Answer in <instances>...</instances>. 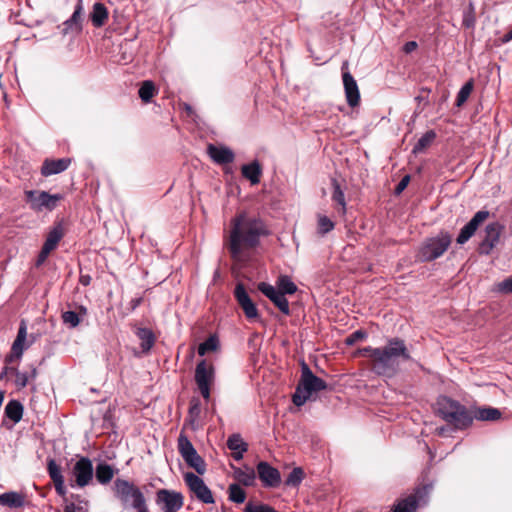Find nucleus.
Listing matches in <instances>:
<instances>
[{"mask_svg": "<svg viewBox=\"0 0 512 512\" xmlns=\"http://www.w3.org/2000/svg\"><path fill=\"white\" fill-rule=\"evenodd\" d=\"M226 247L231 258L241 261L246 252L254 249L260 239L269 234L265 222L257 215L242 211L231 219Z\"/></svg>", "mask_w": 512, "mask_h": 512, "instance_id": "obj_1", "label": "nucleus"}, {"mask_svg": "<svg viewBox=\"0 0 512 512\" xmlns=\"http://www.w3.org/2000/svg\"><path fill=\"white\" fill-rule=\"evenodd\" d=\"M357 354L369 361L371 370L378 376L392 377L399 369V359L410 360L411 356L404 340L391 338L384 347L366 346L358 349Z\"/></svg>", "mask_w": 512, "mask_h": 512, "instance_id": "obj_2", "label": "nucleus"}, {"mask_svg": "<svg viewBox=\"0 0 512 512\" xmlns=\"http://www.w3.org/2000/svg\"><path fill=\"white\" fill-rule=\"evenodd\" d=\"M326 388V382L314 375L307 364L303 363L301 379L292 397V401L296 406H302L312 393L325 390Z\"/></svg>", "mask_w": 512, "mask_h": 512, "instance_id": "obj_3", "label": "nucleus"}, {"mask_svg": "<svg viewBox=\"0 0 512 512\" xmlns=\"http://www.w3.org/2000/svg\"><path fill=\"white\" fill-rule=\"evenodd\" d=\"M115 496L124 506H132L138 512H147L145 499L142 492L131 482L116 479L114 482Z\"/></svg>", "mask_w": 512, "mask_h": 512, "instance_id": "obj_4", "label": "nucleus"}, {"mask_svg": "<svg viewBox=\"0 0 512 512\" xmlns=\"http://www.w3.org/2000/svg\"><path fill=\"white\" fill-rule=\"evenodd\" d=\"M451 241V236L447 232H440L435 237L427 238L420 246L417 258L421 262H431L448 250Z\"/></svg>", "mask_w": 512, "mask_h": 512, "instance_id": "obj_5", "label": "nucleus"}, {"mask_svg": "<svg viewBox=\"0 0 512 512\" xmlns=\"http://www.w3.org/2000/svg\"><path fill=\"white\" fill-rule=\"evenodd\" d=\"M24 194L30 209L35 212L53 211L64 199L63 194H50L40 190H26Z\"/></svg>", "mask_w": 512, "mask_h": 512, "instance_id": "obj_6", "label": "nucleus"}, {"mask_svg": "<svg viewBox=\"0 0 512 512\" xmlns=\"http://www.w3.org/2000/svg\"><path fill=\"white\" fill-rule=\"evenodd\" d=\"M195 382L197 388L206 400H210V390L215 379V369L212 363H208L206 360H201L195 369Z\"/></svg>", "mask_w": 512, "mask_h": 512, "instance_id": "obj_7", "label": "nucleus"}, {"mask_svg": "<svg viewBox=\"0 0 512 512\" xmlns=\"http://www.w3.org/2000/svg\"><path fill=\"white\" fill-rule=\"evenodd\" d=\"M178 449L189 467L193 468L200 475L206 472L204 459L197 453L189 439L182 434L178 438Z\"/></svg>", "mask_w": 512, "mask_h": 512, "instance_id": "obj_8", "label": "nucleus"}, {"mask_svg": "<svg viewBox=\"0 0 512 512\" xmlns=\"http://www.w3.org/2000/svg\"><path fill=\"white\" fill-rule=\"evenodd\" d=\"M71 475V487L84 488L88 486L94 475L92 461L88 457L81 456L72 467Z\"/></svg>", "mask_w": 512, "mask_h": 512, "instance_id": "obj_9", "label": "nucleus"}, {"mask_svg": "<svg viewBox=\"0 0 512 512\" xmlns=\"http://www.w3.org/2000/svg\"><path fill=\"white\" fill-rule=\"evenodd\" d=\"M30 344L27 342V325L21 321L17 336L12 343L10 352L5 356L4 362L20 364L24 351L28 349Z\"/></svg>", "mask_w": 512, "mask_h": 512, "instance_id": "obj_10", "label": "nucleus"}, {"mask_svg": "<svg viewBox=\"0 0 512 512\" xmlns=\"http://www.w3.org/2000/svg\"><path fill=\"white\" fill-rule=\"evenodd\" d=\"M184 480L190 491L198 500L205 504L214 503L212 492L204 483L203 479L192 472H188L184 475Z\"/></svg>", "mask_w": 512, "mask_h": 512, "instance_id": "obj_11", "label": "nucleus"}, {"mask_svg": "<svg viewBox=\"0 0 512 512\" xmlns=\"http://www.w3.org/2000/svg\"><path fill=\"white\" fill-rule=\"evenodd\" d=\"M234 297L248 320H254L259 317L258 309L247 293L243 283L238 282L236 284L234 289Z\"/></svg>", "mask_w": 512, "mask_h": 512, "instance_id": "obj_12", "label": "nucleus"}, {"mask_svg": "<svg viewBox=\"0 0 512 512\" xmlns=\"http://www.w3.org/2000/svg\"><path fill=\"white\" fill-rule=\"evenodd\" d=\"M257 476L266 488H276L281 484V474L278 469L266 461H260L257 466Z\"/></svg>", "mask_w": 512, "mask_h": 512, "instance_id": "obj_13", "label": "nucleus"}, {"mask_svg": "<svg viewBox=\"0 0 512 512\" xmlns=\"http://www.w3.org/2000/svg\"><path fill=\"white\" fill-rule=\"evenodd\" d=\"M258 290L263 293L273 304L285 315L290 314V308L288 300L282 292H278L277 289L266 283L260 282L258 284Z\"/></svg>", "mask_w": 512, "mask_h": 512, "instance_id": "obj_14", "label": "nucleus"}, {"mask_svg": "<svg viewBox=\"0 0 512 512\" xmlns=\"http://www.w3.org/2000/svg\"><path fill=\"white\" fill-rule=\"evenodd\" d=\"M489 217V212L486 210H480L475 213L472 219L460 230L457 237L458 244L466 243L476 232L479 225L482 224Z\"/></svg>", "mask_w": 512, "mask_h": 512, "instance_id": "obj_15", "label": "nucleus"}, {"mask_svg": "<svg viewBox=\"0 0 512 512\" xmlns=\"http://www.w3.org/2000/svg\"><path fill=\"white\" fill-rule=\"evenodd\" d=\"M18 366L17 364H13V383L17 390H22L36 380L38 370L34 365H30L28 370L21 371Z\"/></svg>", "mask_w": 512, "mask_h": 512, "instance_id": "obj_16", "label": "nucleus"}, {"mask_svg": "<svg viewBox=\"0 0 512 512\" xmlns=\"http://www.w3.org/2000/svg\"><path fill=\"white\" fill-rule=\"evenodd\" d=\"M47 473L53 482L57 495L65 497L67 489L65 487L64 477L62 475V469L60 465L57 464V462L52 458L47 460Z\"/></svg>", "mask_w": 512, "mask_h": 512, "instance_id": "obj_17", "label": "nucleus"}, {"mask_svg": "<svg viewBox=\"0 0 512 512\" xmlns=\"http://www.w3.org/2000/svg\"><path fill=\"white\" fill-rule=\"evenodd\" d=\"M343 85L347 103L350 107H356L360 102V92L358 85L349 72H343Z\"/></svg>", "mask_w": 512, "mask_h": 512, "instance_id": "obj_18", "label": "nucleus"}, {"mask_svg": "<svg viewBox=\"0 0 512 512\" xmlns=\"http://www.w3.org/2000/svg\"><path fill=\"white\" fill-rule=\"evenodd\" d=\"M207 153L215 163L220 165L232 163L235 158L233 151L225 146L209 144L207 146Z\"/></svg>", "mask_w": 512, "mask_h": 512, "instance_id": "obj_19", "label": "nucleus"}, {"mask_svg": "<svg viewBox=\"0 0 512 512\" xmlns=\"http://www.w3.org/2000/svg\"><path fill=\"white\" fill-rule=\"evenodd\" d=\"M70 164V158L45 159L41 167V174L44 177L59 174L67 170Z\"/></svg>", "mask_w": 512, "mask_h": 512, "instance_id": "obj_20", "label": "nucleus"}, {"mask_svg": "<svg viewBox=\"0 0 512 512\" xmlns=\"http://www.w3.org/2000/svg\"><path fill=\"white\" fill-rule=\"evenodd\" d=\"M445 421L448 424L453 425L455 429H464L472 423L473 416L465 406H462L459 409L454 410V412H451Z\"/></svg>", "mask_w": 512, "mask_h": 512, "instance_id": "obj_21", "label": "nucleus"}, {"mask_svg": "<svg viewBox=\"0 0 512 512\" xmlns=\"http://www.w3.org/2000/svg\"><path fill=\"white\" fill-rule=\"evenodd\" d=\"M233 469V477L238 482L239 485H243L245 487H252L255 485L256 481V472L249 465H244L243 467L231 466Z\"/></svg>", "mask_w": 512, "mask_h": 512, "instance_id": "obj_22", "label": "nucleus"}, {"mask_svg": "<svg viewBox=\"0 0 512 512\" xmlns=\"http://www.w3.org/2000/svg\"><path fill=\"white\" fill-rule=\"evenodd\" d=\"M162 504L165 512H177L183 506V496L179 492L162 489Z\"/></svg>", "mask_w": 512, "mask_h": 512, "instance_id": "obj_23", "label": "nucleus"}, {"mask_svg": "<svg viewBox=\"0 0 512 512\" xmlns=\"http://www.w3.org/2000/svg\"><path fill=\"white\" fill-rule=\"evenodd\" d=\"M26 495L22 492L9 491L0 494V505L10 509H18L25 506Z\"/></svg>", "mask_w": 512, "mask_h": 512, "instance_id": "obj_24", "label": "nucleus"}, {"mask_svg": "<svg viewBox=\"0 0 512 512\" xmlns=\"http://www.w3.org/2000/svg\"><path fill=\"white\" fill-rule=\"evenodd\" d=\"M64 228L61 222L56 223L47 234L46 240L42 247L53 251L57 248L59 242L64 237Z\"/></svg>", "mask_w": 512, "mask_h": 512, "instance_id": "obj_25", "label": "nucleus"}, {"mask_svg": "<svg viewBox=\"0 0 512 512\" xmlns=\"http://www.w3.org/2000/svg\"><path fill=\"white\" fill-rule=\"evenodd\" d=\"M241 173L252 185H256L260 182L262 167L259 162L255 160L249 164L243 165L241 167Z\"/></svg>", "mask_w": 512, "mask_h": 512, "instance_id": "obj_26", "label": "nucleus"}, {"mask_svg": "<svg viewBox=\"0 0 512 512\" xmlns=\"http://www.w3.org/2000/svg\"><path fill=\"white\" fill-rule=\"evenodd\" d=\"M459 402L452 400L448 397H440L437 401V412L439 416L445 420L447 417H449L451 412H454V410L459 409L462 407Z\"/></svg>", "mask_w": 512, "mask_h": 512, "instance_id": "obj_27", "label": "nucleus"}, {"mask_svg": "<svg viewBox=\"0 0 512 512\" xmlns=\"http://www.w3.org/2000/svg\"><path fill=\"white\" fill-rule=\"evenodd\" d=\"M108 10L103 3L97 2L93 5L90 19L94 27L100 28L105 25L108 20Z\"/></svg>", "mask_w": 512, "mask_h": 512, "instance_id": "obj_28", "label": "nucleus"}, {"mask_svg": "<svg viewBox=\"0 0 512 512\" xmlns=\"http://www.w3.org/2000/svg\"><path fill=\"white\" fill-rule=\"evenodd\" d=\"M78 309L79 312L65 311L62 313L61 318L65 325H67L70 328H75L80 324L81 317L87 314V308L80 305Z\"/></svg>", "mask_w": 512, "mask_h": 512, "instance_id": "obj_29", "label": "nucleus"}, {"mask_svg": "<svg viewBox=\"0 0 512 512\" xmlns=\"http://www.w3.org/2000/svg\"><path fill=\"white\" fill-rule=\"evenodd\" d=\"M502 226L498 222L490 223L485 228L484 244L493 248L500 238Z\"/></svg>", "mask_w": 512, "mask_h": 512, "instance_id": "obj_30", "label": "nucleus"}, {"mask_svg": "<svg viewBox=\"0 0 512 512\" xmlns=\"http://www.w3.org/2000/svg\"><path fill=\"white\" fill-rule=\"evenodd\" d=\"M115 470L107 463H99L95 469V477L100 484H108L114 477Z\"/></svg>", "mask_w": 512, "mask_h": 512, "instance_id": "obj_31", "label": "nucleus"}, {"mask_svg": "<svg viewBox=\"0 0 512 512\" xmlns=\"http://www.w3.org/2000/svg\"><path fill=\"white\" fill-rule=\"evenodd\" d=\"M83 13V5L82 0H78V3L75 7V10L72 16L65 21L64 25L66 26V30L71 31H80L81 30V17Z\"/></svg>", "mask_w": 512, "mask_h": 512, "instance_id": "obj_32", "label": "nucleus"}, {"mask_svg": "<svg viewBox=\"0 0 512 512\" xmlns=\"http://www.w3.org/2000/svg\"><path fill=\"white\" fill-rule=\"evenodd\" d=\"M5 415L14 423H18L23 416V406L17 400H11L5 407Z\"/></svg>", "mask_w": 512, "mask_h": 512, "instance_id": "obj_33", "label": "nucleus"}, {"mask_svg": "<svg viewBox=\"0 0 512 512\" xmlns=\"http://www.w3.org/2000/svg\"><path fill=\"white\" fill-rule=\"evenodd\" d=\"M228 500L235 504H242L245 502L247 494L246 491L238 484L232 483L227 489Z\"/></svg>", "mask_w": 512, "mask_h": 512, "instance_id": "obj_34", "label": "nucleus"}, {"mask_svg": "<svg viewBox=\"0 0 512 512\" xmlns=\"http://www.w3.org/2000/svg\"><path fill=\"white\" fill-rule=\"evenodd\" d=\"M157 89L154 83L150 80H145L141 83L138 95L143 103H150L154 95L156 94Z\"/></svg>", "mask_w": 512, "mask_h": 512, "instance_id": "obj_35", "label": "nucleus"}, {"mask_svg": "<svg viewBox=\"0 0 512 512\" xmlns=\"http://www.w3.org/2000/svg\"><path fill=\"white\" fill-rule=\"evenodd\" d=\"M136 335L140 340L142 352H148L154 344V334L147 328H138Z\"/></svg>", "mask_w": 512, "mask_h": 512, "instance_id": "obj_36", "label": "nucleus"}, {"mask_svg": "<svg viewBox=\"0 0 512 512\" xmlns=\"http://www.w3.org/2000/svg\"><path fill=\"white\" fill-rule=\"evenodd\" d=\"M436 138V133L433 130H429L424 133L417 143L413 147V153L419 154L428 148Z\"/></svg>", "mask_w": 512, "mask_h": 512, "instance_id": "obj_37", "label": "nucleus"}, {"mask_svg": "<svg viewBox=\"0 0 512 512\" xmlns=\"http://www.w3.org/2000/svg\"><path fill=\"white\" fill-rule=\"evenodd\" d=\"M219 348V339L216 335H210L204 342L200 343L197 349L199 356H205Z\"/></svg>", "mask_w": 512, "mask_h": 512, "instance_id": "obj_38", "label": "nucleus"}, {"mask_svg": "<svg viewBox=\"0 0 512 512\" xmlns=\"http://www.w3.org/2000/svg\"><path fill=\"white\" fill-rule=\"evenodd\" d=\"M418 501L415 495H411L400 500L393 509V512H414L417 508Z\"/></svg>", "mask_w": 512, "mask_h": 512, "instance_id": "obj_39", "label": "nucleus"}, {"mask_svg": "<svg viewBox=\"0 0 512 512\" xmlns=\"http://www.w3.org/2000/svg\"><path fill=\"white\" fill-rule=\"evenodd\" d=\"M278 292H282L284 295H292L297 291L296 284L287 275H281L277 280Z\"/></svg>", "mask_w": 512, "mask_h": 512, "instance_id": "obj_40", "label": "nucleus"}, {"mask_svg": "<svg viewBox=\"0 0 512 512\" xmlns=\"http://www.w3.org/2000/svg\"><path fill=\"white\" fill-rule=\"evenodd\" d=\"M500 416L501 412L492 407L479 409L475 414V418L482 421H494L499 419Z\"/></svg>", "mask_w": 512, "mask_h": 512, "instance_id": "obj_41", "label": "nucleus"}, {"mask_svg": "<svg viewBox=\"0 0 512 512\" xmlns=\"http://www.w3.org/2000/svg\"><path fill=\"white\" fill-rule=\"evenodd\" d=\"M332 200L340 206L339 211L344 214L346 212V202L344 192L336 180H333Z\"/></svg>", "mask_w": 512, "mask_h": 512, "instance_id": "obj_42", "label": "nucleus"}, {"mask_svg": "<svg viewBox=\"0 0 512 512\" xmlns=\"http://www.w3.org/2000/svg\"><path fill=\"white\" fill-rule=\"evenodd\" d=\"M226 445L231 451L248 450V445L243 441L240 434H232L231 436H229Z\"/></svg>", "mask_w": 512, "mask_h": 512, "instance_id": "obj_43", "label": "nucleus"}, {"mask_svg": "<svg viewBox=\"0 0 512 512\" xmlns=\"http://www.w3.org/2000/svg\"><path fill=\"white\" fill-rule=\"evenodd\" d=\"M304 478V471L300 467L294 468L285 480V485L290 487H297L300 485Z\"/></svg>", "mask_w": 512, "mask_h": 512, "instance_id": "obj_44", "label": "nucleus"}, {"mask_svg": "<svg viewBox=\"0 0 512 512\" xmlns=\"http://www.w3.org/2000/svg\"><path fill=\"white\" fill-rule=\"evenodd\" d=\"M473 90V81L469 80L466 82L461 89L459 90L457 97H456V106L461 107L469 98L471 92Z\"/></svg>", "mask_w": 512, "mask_h": 512, "instance_id": "obj_45", "label": "nucleus"}, {"mask_svg": "<svg viewBox=\"0 0 512 512\" xmlns=\"http://www.w3.org/2000/svg\"><path fill=\"white\" fill-rule=\"evenodd\" d=\"M64 512H88V501L79 500L78 503L68 501L64 498Z\"/></svg>", "mask_w": 512, "mask_h": 512, "instance_id": "obj_46", "label": "nucleus"}, {"mask_svg": "<svg viewBox=\"0 0 512 512\" xmlns=\"http://www.w3.org/2000/svg\"><path fill=\"white\" fill-rule=\"evenodd\" d=\"M244 512H278L272 506L264 503L248 502L244 508Z\"/></svg>", "mask_w": 512, "mask_h": 512, "instance_id": "obj_47", "label": "nucleus"}, {"mask_svg": "<svg viewBox=\"0 0 512 512\" xmlns=\"http://www.w3.org/2000/svg\"><path fill=\"white\" fill-rule=\"evenodd\" d=\"M334 222L327 216H319L318 218V233L321 235L327 234L334 229Z\"/></svg>", "mask_w": 512, "mask_h": 512, "instance_id": "obj_48", "label": "nucleus"}, {"mask_svg": "<svg viewBox=\"0 0 512 512\" xmlns=\"http://www.w3.org/2000/svg\"><path fill=\"white\" fill-rule=\"evenodd\" d=\"M495 290L503 294L512 293V276L504 279L495 285Z\"/></svg>", "mask_w": 512, "mask_h": 512, "instance_id": "obj_49", "label": "nucleus"}, {"mask_svg": "<svg viewBox=\"0 0 512 512\" xmlns=\"http://www.w3.org/2000/svg\"><path fill=\"white\" fill-rule=\"evenodd\" d=\"M366 336L367 335L363 330H356L346 338L345 343L347 345H353L359 340L364 339Z\"/></svg>", "mask_w": 512, "mask_h": 512, "instance_id": "obj_50", "label": "nucleus"}, {"mask_svg": "<svg viewBox=\"0 0 512 512\" xmlns=\"http://www.w3.org/2000/svg\"><path fill=\"white\" fill-rule=\"evenodd\" d=\"M177 108L181 113H185L186 117L193 119L195 113L189 104L179 102Z\"/></svg>", "mask_w": 512, "mask_h": 512, "instance_id": "obj_51", "label": "nucleus"}, {"mask_svg": "<svg viewBox=\"0 0 512 512\" xmlns=\"http://www.w3.org/2000/svg\"><path fill=\"white\" fill-rule=\"evenodd\" d=\"M4 364L5 365H4L3 369H2V371L0 372V380L9 379L12 376L13 364L14 363L4 362Z\"/></svg>", "mask_w": 512, "mask_h": 512, "instance_id": "obj_52", "label": "nucleus"}, {"mask_svg": "<svg viewBox=\"0 0 512 512\" xmlns=\"http://www.w3.org/2000/svg\"><path fill=\"white\" fill-rule=\"evenodd\" d=\"M52 251L42 247L37 259H36V266L37 267H40L45 261L46 259L48 258V256L50 255Z\"/></svg>", "mask_w": 512, "mask_h": 512, "instance_id": "obj_53", "label": "nucleus"}, {"mask_svg": "<svg viewBox=\"0 0 512 512\" xmlns=\"http://www.w3.org/2000/svg\"><path fill=\"white\" fill-rule=\"evenodd\" d=\"M52 251L42 247L37 259H36V266L37 267H40L45 261L46 259L48 258V256L50 255Z\"/></svg>", "mask_w": 512, "mask_h": 512, "instance_id": "obj_54", "label": "nucleus"}, {"mask_svg": "<svg viewBox=\"0 0 512 512\" xmlns=\"http://www.w3.org/2000/svg\"><path fill=\"white\" fill-rule=\"evenodd\" d=\"M409 181H410V176L409 175H405L400 180V182L397 184V186L395 188V192L397 194L401 193L407 187V185L409 184Z\"/></svg>", "mask_w": 512, "mask_h": 512, "instance_id": "obj_55", "label": "nucleus"}, {"mask_svg": "<svg viewBox=\"0 0 512 512\" xmlns=\"http://www.w3.org/2000/svg\"><path fill=\"white\" fill-rule=\"evenodd\" d=\"M201 407L199 401H192L190 408H189V414L191 417H197L200 414Z\"/></svg>", "mask_w": 512, "mask_h": 512, "instance_id": "obj_56", "label": "nucleus"}, {"mask_svg": "<svg viewBox=\"0 0 512 512\" xmlns=\"http://www.w3.org/2000/svg\"><path fill=\"white\" fill-rule=\"evenodd\" d=\"M417 48V43L415 41H409L404 45V52L411 53Z\"/></svg>", "mask_w": 512, "mask_h": 512, "instance_id": "obj_57", "label": "nucleus"}, {"mask_svg": "<svg viewBox=\"0 0 512 512\" xmlns=\"http://www.w3.org/2000/svg\"><path fill=\"white\" fill-rule=\"evenodd\" d=\"M246 451H241V450H237V451H232V457L235 461H240L243 459V455Z\"/></svg>", "mask_w": 512, "mask_h": 512, "instance_id": "obj_58", "label": "nucleus"}, {"mask_svg": "<svg viewBox=\"0 0 512 512\" xmlns=\"http://www.w3.org/2000/svg\"><path fill=\"white\" fill-rule=\"evenodd\" d=\"M451 431V428L449 427H445V426H442V427H438L436 428V433L439 435V436H445L448 432Z\"/></svg>", "mask_w": 512, "mask_h": 512, "instance_id": "obj_59", "label": "nucleus"}, {"mask_svg": "<svg viewBox=\"0 0 512 512\" xmlns=\"http://www.w3.org/2000/svg\"><path fill=\"white\" fill-rule=\"evenodd\" d=\"M79 281L83 286H88L91 282V277L89 275H81Z\"/></svg>", "mask_w": 512, "mask_h": 512, "instance_id": "obj_60", "label": "nucleus"}, {"mask_svg": "<svg viewBox=\"0 0 512 512\" xmlns=\"http://www.w3.org/2000/svg\"><path fill=\"white\" fill-rule=\"evenodd\" d=\"M511 40H512V29H511L509 32H507V33L503 36V38H502V41H503L504 43H507V42H509V41H511Z\"/></svg>", "mask_w": 512, "mask_h": 512, "instance_id": "obj_61", "label": "nucleus"}, {"mask_svg": "<svg viewBox=\"0 0 512 512\" xmlns=\"http://www.w3.org/2000/svg\"><path fill=\"white\" fill-rule=\"evenodd\" d=\"M464 25H465L466 27H470V26H472V25H473V20L465 19V20H464Z\"/></svg>", "mask_w": 512, "mask_h": 512, "instance_id": "obj_62", "label": "nucleus"}, {"mask_svg": "<svg viewBox=\"0 0 512 512\" xmlns=\"http://www.w3.org/2000/svg\"><path fill=\"white\" fill-rule=\"evenodd\" d=\"M155 496H156V501L160 502V491H157Z\"/></svg>", "mask_w": 512, "mask_h": 512, "instance_id": "obj_63", "label": "nucleus"}, {"mask_svg": "<svg viewBox=\"0 0 512 512\" xmlns=\"http://www.w3.org/2000/svg\"><path fill=\"white\" fill-rule=\"evenodd\" d=\"M139 302H140V299L135 300V304H134V306H133V307H135L136 305H138V304H139Z\"/></svg>", "mask_w": 512, "mask_h": 512, "instance_id": "obj_64", "label": "nucleus"}]
</instances>
